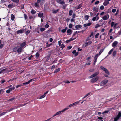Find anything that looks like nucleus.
<instances>
[{
	"label": "nucleus",
	"mask_w": 121,
	"mask_h": 121,
	"mask_svg": "<svg viewBox=\"0 0 121 121\" xmlns=\"http://www.w3.org/2000/svg\"><path fill=\"white\" fill-rule=\"evenodd\" d=\"M49 27V25L47 23L45 26V27L46 28H48Z\"/></svg>",
	"instance_id": "50"
},
{
	"label": "nucleus",
	"mask_w": 121,
	"mask_h": 121,
	"mask_svg": "<svg viewBox=\"0 0 121 121\" xmlns=\"http://www.w3.org/2000/svg\"><path fill=\"white\" fill-rule=\"evenodd\" d=\"M4 46V45L3 44H1L0 45V49H1Z\"/></svg>",
	"instance_id": "54"
},
{
	"label": "nucleus",
	"mask_w": 121,
	"mask_h": 121,
	"mask_svg": "<svg viewBox=\"0 0 121 121\" xmlns=\"http://www.w3.org/2000/svg\"><path fill=\"white\" fill-rule=\"evenodd\" d=\"M26 42H23L20 45V47H22V48L23 47H24L26 45Z\"/></svg>",
	"instance_id": "15"
},
{
	"label": "nucleus",
	"mask_w": 121,
	"mask_h": 121,
	"mask_svg": "<svg viewBox=\"0 0 121 121\" xmlns=\"http://www.w3.org/2000/svg\"><path fill=\"white\" fill-rule=\"evenodd\" d=\"M61 69L60 68H58L57 69H55L54 71V73H57Z\"/></svg>",
	"instance_id": "19"
},
{
	"label": "nucleus",
	"mask_w": 121,
	"mask_h": 121,
	"mask_svg": "<svg viewBox=\"0 0 121 121\" xmlns=\"http://www.w3.org/2000/svg\"><path fill=\"white\" fill-rule=\"evenodd\" d=\"M99 14V13H98L96 16V17L97 18V19L96 20V21H97L99 19V17H98V16Z\"/></svg>",
	"instance_id": "34"
},
{
	"label": "nucleus",
	"mask_w": 121,
	"mask_h": 121,
	"mask_svg": "<svg viewBox=\"0 0 121 121\" xmlns=\"http://www.w3.org/2000/svg\"><path fill=\"white\" fill-rule=\"evenodd\" d=\"M96 19H97V18L96 17H94L92 18V20L93 21H95L96 20Z\"/></svg>",
	"instance_id": "52"
},
{
	"label": "nucleus",
	"mask_w": 121,
	"mask_h": 121,
	"mask_svg": "<svg viewBox=\"0 0 121 121\" xmlns=\"http://www.w3.org/2000/svg\"><path fill=\"white\" fill-rule=\"evenodd\" d=\"M66 30L64 29L61 30V32L62 33H64L66 31Z\"/></svg>",
	"instance_id": "64"
},
{
	"label": "nucleus",
	"mask_w": 121,
	"mask_h": 121,
	"mask_svg": "<svg viewBox=\"0 0 121 121\" xmlns=\"http://www.w3.org/2000/svg\"><path fill=\"white\" fill-rule=\"evenodd\" d=\"M36 57L37 58L39 57V53L38 52H37L35 54Z\"/></svg>",
	"instance_id": "36"
},
{
	"label": "nucleus",
	"mask_w": 121,
	"mask_h": 121,
	"mask_svg": "<svg viewBox=\"0 0 121 121\" xmlns=\"http://www.w3.org/2000/svg\"><path fill=\"white\" fill-rule=\"evenodd\" d=\"M73 12V10L71 9L69 11V16H71L72 15V14Z\"/></svg>",
	"instance_id": "20"
},
{
	"label": "nucleus",
	"mask_w": 121,
	"mask_h": 121,
	"mask_svg": "<svg viewBox=\"0 0 121 121\" xmlns=\"http://www.w3.org/2000/svg\"><path fill=\"white\" fill-rule=\"evenodd\" d=\"M58 11V9H57L56 10H55L54 9H53L52 10V13L53 14H56L57 12Z\"/></svg>",
	"instance_id": "23"
},
{
	"label": "nucleus",
	"mask_w": 121,
	"mask_h": 121,
	"mask_svg": "<svg viewBox=\"0 0 121 121\" xmlns=\"http://www.w3.org/2000/svg\"><path fill=\"white\" fill-rule=\"evenodd\" d=\"M76 16L75 14L73 13L72 15V18L74 19L75 17H76Z\"/></svg>",
	"instance_id": "41"
},
{
	"label": "nucleus",
	"mask_w": 121,
	"mask_h": 121,
	"mask_svg": "<svg viewBox=\"0 0 121 121\" xmlns=\"http://www.w3.org/2000/svg\"><path fill=\"white\" fill-rule=\"evenodd\" d=\"M84 17H85V20H88L89 19V16L87 15H85L84 16Z\"/></svg>",
	"instance_id": "25"
},
{
	"label": "nucleus",
	"mask_w": 121,
	"mask_h": 121,
	"mask_svg": "<svg viewBox=\"0 0 121 121\" xmlns=\"http://www.w3.org/2000/svg\"><path fill=\"white\" fill-rule=\"evenodd\" d=\"M99 72L98 71L96 72L95 73L90 76L89 77L90 78H91L94 77H96V76L97 75L99 74Z\"/></svg>",
	"instance_id": "5"
},
{
	"label": "nucleus",
	"mask_w": 121,
	"mask_h": 121,
	"mask_svg": "<svg viewBox=\"0 0 121 121\" xmlns=\"http://www.w3.org/2000/svg\"><path fill=\"white\" fill-rule=\"evenodd\" d=\"M99 55L98 54H97L95 56L94 59H97Z\"/></svg>",
	"instance_id": "28"
},
{
	"label": "nucleus",
	"mask_w": 121,
	"mask_h": 121,
	"mask_svg": "<svg viewBox=\"0 0 121 121\" xmlns=\"http://www.w3.org/2000/svg\"><path fill=\"white\" fill-rule=\"evenodd\" d=\"M15 99V98L14 97L11 98L10 99H9L8 101H13V100Z\"/></svg>",
	"instance_id": "62"
},
{
	"label": "nucleus",
	"mask_w": 121,
	"mask_h": 121,
	"mask_svg": "<svg viewBox=\"0 0 121 121\" xmlns=\"http://www.w3.org/2000/svg\"><path fill=\"white\" fill-rule=\"evenodd\" d=\"M90 93H88L87 94L85 95V96L82 99H84V98H86L89 95H90Z\"/></svg>",
	"instance_id": "45"
},
{
	"label": "nucleus",
	"mask_w": 121,
	"mask_h": 121,
	"mask_svg": "<svg viewBox=\"0 0 121 121\" xmlns=\"http://www.w3.org/2000/svg\"><path fill=\"white\" fill-rule=\"evenodd\" d=\"M104 9V7L103 5H102L100 7V9L101 10H103Z\"/></svg>",
	"instance_id": "63"
},
{
	"label": "nucleus",
	"mask_w": 121,
	"mask_h": 121,
	"mask_svg": "<svg viewBox=\"0 0 121 121\" xmlns=\"http://www.w3.org/2000/svg\"><path fill=\"white\" fill-rule=\"evenodd\" d=\"M104 71L108 75L110 73L109 71L107 70V69H106V70Z\"/></svg>",
	"instance_id": "42"
},
{
	"label": "nucleus",
	"mask_w": 121,
	"mask_h": 121,
	"mask_svg": "<svg viewBox=\"0 0 121 121\" xmlns=\"http://www.w3.org/2000/svg\"><path fill=\"white\" fill-rule=\"evenodd\" d=\"M100 26V25H99L98 24H96L95 26V28H97L98 27H99Z\"/></svg>",
	"instance_id": "39"
},
{
	"label": "nucleus",
	"mask_w": 121,
	"mask_h": 121,
	"mask_svg": "<svg viewBox=\"0 0 121 121\" xmlns=\"http://www.w3.org/2000/svg\"><path fill=\"white\" fill-rule=\"evenodd\" d=\"M57 2L59 4H60L62 1V0H56Z\"/></svg>",
	"instance_id": "60"
},
{
	"label": "nucleus",
	"mask_w": 121,
	"mask_h": 121,
	"mask_svg": "<svg viewBox=\"0 0 121 121\" xmlns=\"http://www.w3.org/2000/svg\"><path fill=\"white\" fill-rule=\"evenodd\" d=\"M22 47H20L19 48H18L17 50V52L19 54L22 51Z\"/></svg>",
	"instance_id": "17"
},
{
	"label": "nucleus",
	"mask_w": 121,
	"mask_h": 121,
	"mask_svg": "<svg viewBox=\"0 0 121 121\" xmlns=\"http://www.w3.org/2000/svg\"><path fill=\"white\" fill-rule=\"evenodd\" d=\"M15 89V87H12L10 88L9 89V90H10V91H11L12 90H13Z\"/></svg>",
	"instance_id": "43"
},
{
	"label": "nucleus",
	"mask_w": 121,
	"mask_h": 121,
	"mask_svg": "<svg viewBox=\"0 0 121 121\" xmlns=\"http://www.w3.org/2000/svg\"><path fill=\"white\" fill-rule=\"evenodd\" d=\"M46 47L48 48L52 44L51 43L50 44H48V42H47L46 43Z\"/></svg>",
	"instance_id": "38"
},
{
	"label": "nucleus",
	"mask_w": 121,
	"mask_h": 121,
	"mask_svg": "<svg viewBox=\"0 0 121 121\" xmlns=\"http://www.w3.org/2000/svg\"><path fill=\"white\" fill-rule=\"evenodd\" d=\"M100 68L103 71H105L106 70V68H105L104 67H103L102 66H101L100 67Z\"/></svg>",
	"instance_id": "29"
},
{
	"label": "nucleus",
	"mask_w": 121,
	"mask_h": 121,
	"mask_svg": "<svg viewBox=\"0 0 121 121\" xmlns=\"http://www.w3.org/2000/svg\"><path fill=\"white\" fill-rule=\"evenodd\" d=\"M109 17V15L107 14L104 15L102 17V19L104 20H107Z\"/></svg>",
	"instance_id": "8"
},
{
	"label": "nucleus",
	"mask_w": 121,
	"mask_h": 121,
	"mask_svg": "<svg viewBox=\"0 0 121 121\" xmlns=\"http://www.w3.org/2000/svg\"><path fill=\"white\" fill-rule=\"evenodd\" d=\"M16 108H12L10 109L9 110H8L7 111L8 112L13 110L14 109H16Z\"/></svg>",
	"instance_id": "31"
},
{
	"label": "nucleus",
	"mask_w": 121,
	"mask_h": 121,
	"mask_svg": "<svg viewBox=\"0 0 121 121\" xmlns=\"http://www.w3.org/2000/svg\"><path fill=\"white\" fill-rule=\"evenodd\" d=\"M104 49L103 48L102 49H101L100 51L99 54V55H100L101 53H102V52H103V51H104Z\"/></svg>",
	"instance_id": "37"
},
{
	"label": "nucleus",
	"mask_w": 121,
	"mask_h": 121,
	"mask_svg": "<svg viewBox=\"0 0 121 121\" xmlns=\"http://www.w3.org/2000/svg\"><path fill=\"white\" fill-rule=\"evenodd\" d=\"M99 8L95 6L93 7V11H95L94 13V15L95 16L98 11Z\"/></svg>",
	"instance_id": "7"
},
{
	"label": "nucleus",
	"mask_w": 121,
	"mask_h": 121,
	"mask_svg": "<svg viewBox=\"0 0 121 121\" xmlns=\"http://www.w3.org/2000/svg\"><path fill=\"white\" fill-rule=\"evenodd\" d=\"M80 101L81 100H80L78 101H76L73 103L70 104L68 106L67 108L64 109L61 111H60L57 112L53 116V117H53L56 116L62 113L63 112L67 110L70 108L75 106L77 105H80V104H79Z\"/></svg>",
	"instance_id": "1"
},
{
	"label": "nucleus",
	"mask_w": 121,
	"mask_h": 121,
	"mask_svg": "<svg viewBox=\"0 0 121 121\" xmlns=\"http://www.w3.org/2000/svg\"><path fill=\"white\" fill-rule=\"evenodd\" d=\"M99 35V33H97V34H96L95 36V38H98V36Z\"/></svg>",
	"instance_id": "56"
},
{
	"label": "nucleus",
	"mask_w": 121,
	"mask_h": 121,
	"mask_svg": "<svg viewBox=\"0 0 121 121\" xmlns=\"http://www.w3.org/2000/svg\"><path fill=\"white\" fill-rule=\"evenodd\" d=\"M73 25L72 24H70L69 26V27L70 29H71Z\"/></svg>",
	"instance_id": "46"
},
{
	"label": "nucleus",
	"mask_w": 121,
	"mask_h": 121,
	"mask_svg": "<svg viewBox=\"0 0 121 121\" xmlns=\"http://www.w3.org/2000/svg\"><path fill=\"white\" fill-rule=\"evenodd\" d=\"M7 112H7V111L6 112H2L1 114L0 115V116H3V115H5V114H6V113Z\"/></svg>",
	"instance_id": "35"
},
{
	"label": "nucleus",
	"mask_w": 121,
	"mask_h": 121,
	"mask_svg": "<svg viewBox=\"0 0 121 121\" xmlns=\"http://www.w3.org/2000/svg\"><path fill=\"white\" fill-rule=\"evenodd\" d=\"M117 54V51H114L112 53V55L114 57H115L116 55Z\"/></svg>",
	"instance_id": "21"
},
{
	"label": "nucleus",
	"mask_w": 121,
	"mask_h": 121,
	"mask_svg": "<svg viewBox=\"0 0 121 121\" xmlns=\"http://www.w3.org/2000/svg\"><path fill=\"white\" fill-rule=\"evenodd\" d=\"M12 1L14 2L19 3V0H12Z\"/></svg>",
	"instance_id": "30"
},
{
	"label": "nucleus",
	"mask_w": 121,
	"mask_h": 121,
	"mask_svg": "<svg viewBox=\"0 0 121 121\" xmlns=\"http://www.w3.org/2000/svg\"><path fill=\"white\" fill-rule=\"evenodd\" d=\"M15 18V16L13 14H12L11 15V19L13 21Z\"/></svg>",
	"instance_id": "24"
},
{
	"label": "nucleus",
	"mask_w": 121,
	"mask_h": 121,
	"mask_svg": "<svg viewBox=\"0 0 121 121\" xmlns=\"http://www.w3.org/2000/svg\"><path fill=\"white\" fill-rule=\"evenodd\" d=\"M64 82L67 83H69L70 82L68 80H66V81Z\"/></svg>",
	"instance_id": "59"
},
{
	"label": "nucleus",
	"mask_w": 121,
	"mask_h": 121,
	"mask_svg": "<svg viewBox=\"0 0 121 121\" xmlns=\"http://www.w3.org/2000/svg\"><path fill=\"white\" fill-rule=\"evenodd\" d=\"M114 22H111V27H113L114 25Z\"/></svg>",
	"instance_id": "53"
},
{
	"label": "nucleus",
	"mask_w": 121,
	"mask_h": 121,
	"mask_svg": "<svg viewBox=\"0 0 121 121\" xmlns=\"http://www.w3.org/2000/svg\"><path fill=\"white\" fill-rule=\"evenodd\" d=\"M45 96H46V95H45L44 94L42 96H41L39 98V99H41L45 97Z\"/></svg>",
	"instance_id": "47"
},
{
	"label": "nucleus",
	"mask_w": 121,
	"mask_h": 121,
	"mask_svg": "<svg viewBox=\"0 0 121 121\" xmlns=\"http://www.w3.org/2000/svg\"><path fill=\"white\" fill-rule=\"evenodd\" d=\"M41 32H43L45 30V29L44 28H41L40 29Z\"/></svg>",
	"instance_id": "40"
},
{
	"label": "nucleus",
	"mask_w": 121,
	"mask_h": 121,
	"mask_svg": "<svg viewBox=\"0 0 121 121\" xmlns=\"http://www.w3.org/2000/svg\"><path fill=\"white\" fill-rule=\"evenodd\" d=\"M45 0H40V5H42L44 3Z\"/></svg>",
	"instance_id": "18"
},
{
	"label": "nucleus",
	"mask_w": 121,
	"mask_h": 121,
	"mask_svg": "<svg viewBox=\"0 0 121 121\" xmlns=\"http://www.w3.org/2000/svg\"><path fill=\"white\" fill-rule=\"evenodd\" d=\"M24 30L23 29H20L17 31V34L22 33H23Z\"/></svg>",
	"instance_id": "14"
},
{
	"label": "nucleus",
	"mask_w": 121,
	"mask_h": 121,
	"mask_svg": "<svg viewBox=\"0 0 121 121\" xmlns=\"http://www.w3.org/2000/svg\"><path fill=\"white\" fill-rule=\"evenodd\" d=\"M72 31L70 29H69L67 30V32L68 33L67 35H69L71 34Z\"/></svg>",
	"instance_id": "12"
},
{
	"label": "nucleus",
	"mask_w": 121,
	"mask_h": 121,
	"mask_svg": "<svg viewBox=\"0 0 121 121\" xmlns=\"http://www.w3.org/2000/svg\"><path fill=\"white\" fill-rule=\"evenodd\" d=\"M61 40L59 41H58V44L59 46H60L61 45Z\"/></svg>",
	"instance_id": "55"
},
{
	"label": "nucleus",
	"mask_w": 121,
	"mask_h": 121,
	"mask_svg": "<svg viewBox=\"0 0 121 121\" xmlns=\"http://www.w3.org/2000/svg\"><path fill=\"white\" fill-rule=\"evenodd\" d=\"M8 7V8H12L13 7V4H9Z\"/></svg>",
	"instance_id": "33"
},
{
	"label": "nucleus",
	"mask_w": 121,
	"mask_h": 121,
	"mask_svg": "<svg viewBox=\"0 0 121 121\" xmlns=\"http://www.w3.org/2000/svg\"><path fill=\"white\" fill-rule=\"evenodd\" d=\"M72 48V46H69L67 48V49L68 50H69L71 49Z\"/></svg>",
	"instance_id": "58"
},
{
	"label": "nucleus",
	"mask_w": 121,
	"mask_h": 121,
	"mask_svg": "<svg viewBox=\"0 0 121 121\" xmlns=\"http://www.w3.org/2000/svg\"><path fill=\"white\" fill-rule=\"evenodd\" d=\"M38 15L39 17L40 18H43L44 17L43 13L42 12H40L38 14Z\"/></svg>",
	"instance_id": "9"
},
{
	"label": "nucleus",
	"mask_w": 121,
	"mask_h": 121,
	"mask_svg": "<svg viewBox=\"0 0 121 121\" xmlns=\"http://www.w3.org/2000/svg\"><path fill=\"white\" fill-rule=\"evenodd\" d=\"M86 24L87 25V26H88L91 25L92 24V23L91 22L88 23H86Z\"/></svg>",
	"instance_id": "57"
},
{
	"label": "nucleus",
	"mask_w": 121,
	"mask_h": 121,
	"mask_svg": "<svg viewBox=\"0 0 121 121\" xmlns=\"http://www.w3.org/2000/svg\"><path fill=\"white\" fill-rule=\"evenodd\" d=\"M40 0H37V2H35L34 4V6L36 7H39V4L40 3Z\"/></svg>",
	"instance_id": "4"
},
{
	"label": "nucleus",
	"mask_w": 121,
	"mask_h": 121,
	"mask_svg": "<svg viewBox=\"0 0 121 121\" xmlns=\"http://www.w3.org/2000/svg\"><path fill=\"white\" fill-rule=\"evenodd\" d=\"M121 117V112L120 111L119 112L118 115L114 117V121H117Z\"/></svg>",
	"instance_id": "2"
},
{
	"label": "nucleus",
	"mask_w": 121,
	"mask_h": 121,
	"mask_svg": "<svg viewBox=\"0 0 121 121\" xmlns=\"http://www.w3.org/2000/svg\"><path fill=\"white\" fill-rule=\"evenodd\" d=\"M82 3H81L78 7H75V8L77 10L80 9L82 7Z\"/></svg>",
	"instance_id": "10"
},
{
	"label": "nucleus",
	"mask_w": 121,
	"mask_h": 121,
	"mask_svg": "<svg viewBox=\"0 0 121 121\" xmlns=\"http://www.w3.org/2000/svg\"><path fill=\"white\" fill-rule=\"evenodd\" d=\"M99 79V77L96 76L94 77L91 79V82L94 83L97 82Z\"/></svg>",
	"instance_id": "3"
},
{
	"label": "nucleus",
	"mask_w": 121,
	"mask_h": 121,
	"mask_svg": "<svg viewBox=\"0 0 121 121\" xmlns=\"http://www.w3.org/2000/svg\"><path fill=\"white\" fill-rule=\"evenodd\" d=\"M118 43L117 41H115L113 43L112 45V46L113 47H114L116 46L118 44Z\"/></svg>",
	"instance_id": "13"
},
{
	"label": "nucleus",
	"mask_w": 121,
	"mask_h": 121,
	"mask_svg": "<svg viewBox=\"0 0 121 121\" xmlns=\"http://www.w3.org/2000/svg\"><path fill=\"white\" fill-rule=\"evenodd\" d=\"M109 112V110L105 111L102 113V114L108 113Z\"/></svg>",
	"instance_id": "44"
},
{
	"label": "nucleus",
	"mask_w": 121,
	"mask_h": 121,
	"mask_svg": "<svg viewBox=\"0 0 121 121\" xmlns=\"http://www.w3.org/2000/svg\"><path fill=\"white\" fill-rule=\"evenodd\" d=\"M113 49H111L109 52L108 53V55H109L110 54H111L112 52L113 51Z\"/></svg>",
	"instance_id": "27"
},
{
	"label": "nucleus",
	"mask_w": 121,
	"mask_h": 121,
	"mask_svg": "<svg viewBox=\"0 0 121 121\" xmlns=\"http://www.w3.org/2000/svg\"><path fill=\"white\" fill-rule=\"evenodd\" d=\"M27 104V103H25V104H21L19 106H18V107H22V106H25V105L26 104Z\"/></svg>",
	"instance_id": "49"
},
{
	"label": "nucleus",
	"mask_w": 121,
	"mask_h": 121,
	"mask_svg": "<svg viewBox=\"0 0 121 121\" xmlns=\"http://www.w3.org/2000/svg\"><path fill=\"white\" fill-rule=\"evenodd\" d=\"M18 48L17 47H14L13 49V51L14 52H16L17 51Z\"/></svg>",
	"instance_id": "22"
},
{
	"label": "nucleus",
	"mask_w": 121,
	"mask_h": 121,
	"mask_svg": "<svg viewBox=\"0 0 121 121\" xmlns=\"http://www.w3.org/2000/svg\"><path fill=\"white\" fill-rule=\"evenodd\" d=\"M92 43V42L91 41H88L86 43V44L87 46H88V45H89L90 44H91Z\"/></svg>",
	"instance_id": "26"
},
{
	"label": "nucleus",
	"mask_w": 121,
	"mask_h": 121,
	"mask_svg": "<svg viewBox=\"0 0 121 121\" xmlns=\"http://www.w3.org/2000/svg\"><path fill=\"white\" fill-rule=\"evenodd\" d=\"M108 82V80H104L102 81L101 82V85L103 86L105 85Z\"/></svg>",
	"instance_id": "6"
},
{
	"label": "nucleus",
	"mask_w": 121,
	"mask_h": 121,
	"mask_svg": "<svg viewBox=\"0 0 121 121\" xmlns=\"http://www.w3.org/2000/svg\"><path fill=\"white\" fill-rule=\"evenodd\" d=\"M29 83H30L29 82V81H28L27 82L23 83V85H27Z\"/></svg>",
	"instance_id": "61"
},
{
	"label": "nucleus",
	"mask_w": 121,
	"mask_h": 121,
	"mask_svg": "<svg viewBox=\"0 0 121 121\" xmlns=\"http://www.w3.org/2000/svg\"><path fill=\"white\" fill-rule=\"evenodd\" d=\"M36 12L35 11V13H36ZM31 14L33 15L35 13V11L33 9L31 11Z\"/></svg>",
	"instance_id": "32"
},
{
	"label": "nucleus",
	"mask_w": 121,
	"mask_h": 121,
	"mask_svg": "<svg viewBox=\"0 0 121 121\" xmlns=\"http://www.w3.org/2000/svg\"><path fill=\"white\" fill-rule=\"evenodd\" d=\"M24 17L25 18V19L26 20L27 18V16L26 14H24Z\"/></svg>",
	"instance_id": "48"
},
{
	"label": "nucleus",
	"mask_w": 121,
	"mask_h": 121,
	"mask_svg": "<svg viewBox=\"0 0 121 121\" xmlns=\"http://www.w3.org/2000/svg\"><path fill=\"white\" fill-rule=\"evenodd\" d=\"M109 3V2L107 0H105L104 2L103 3V4L105 6H107Z\"/></svg>",
	"instance_id": "11"
},
{
	"label": "nucleus",
	"mask_w": 121,
	"mask_h": 121,
	"mask_svg": "<svg viewBox=\"0 0 121 121\" xmlns=\"http://www.w3.org/2000/svg\"><path fill=\"white\" fill-rule=\"evenodd\" d=\"M30 31L28 30L26 31L25 32V34L26 35H28L30 33Z\"/></svg>",
	"instance_id": "51"
},
{
	"label": "nucleus",
	"mask_w": 121,
	"mask_h": 121,
	"mask_svg": "<svg viewBox=\"0 0 121 121\" xmlns=\"http://www.w3.org/2000/svg\"><path fill=\"white\" fill-rule=\"evenodd\" d=\"M82 27V26L80 25H76L75 26V28L77 29L80 28Z\"/></svg>",
	"instance_id": "16"
}]
</instances>
